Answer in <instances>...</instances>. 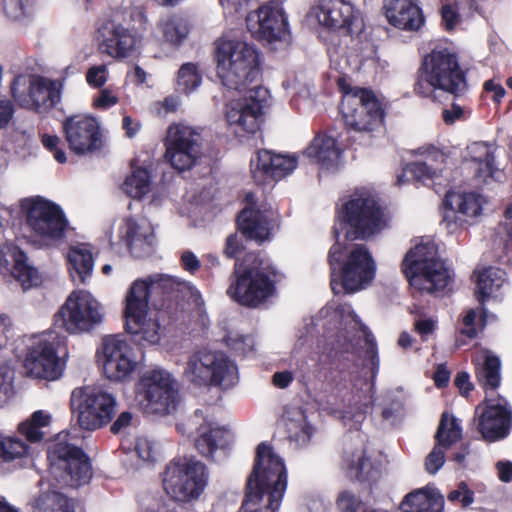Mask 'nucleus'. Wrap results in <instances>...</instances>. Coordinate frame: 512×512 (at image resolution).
Here are the masks:
<instances>
[{"instance_id":"obj_54","label":"nucleus","mask_w":512,"mask_h":512,"mask_svg":"<svg viewBox=\"0 0 512 512\" xmlns=\"http://www.w3.org/2000/svg\"><path fill=\"white\" fill-rule=\"evenodd\" d=\"M466 15L462 14L451 2L445 3L441 9V18L444 28L448 31L455 30Z\"/></svg>"},{"instance_id":"obj_31","label":"nucleus","mask_w":512,"mask_h":512,"mask_svg":"<svg viewBox=\"0 0 512 512\" xmlns=\"http://www.w3.org/2000/svg\"><path fill=\"white\" fill-rule=\"evenodd\" d=\"M247 205L238 216V227L250 239L262 242L269 239L276 217L272 211H262L254 207L255 198L248 193L245 198Z\"/></svg>"},{"instance_id":"obj_9","label":"nucleus","mask_w":512,"mask_h":512,"mask_svg":"<svg viewBox=\"0 0 512 512\" xmlns=\"http://www.w3.org/2000/svg\"><path fill=\"white\" fill-rule=\"evenodd\" d=\"M184 377L199 386H213L221 390L234 388L240 379L237 363L219 350L202 349L187 360Z\"/></svg>"},{"instance_id":"obj_63","label":"nucleus","mask_w":512,"mask_h":512,"mask_svg":"<svg viewBox=\"0 0 512 512\" xmlns=\"http://www.w3.org/2000/svg\"><path fill=\"white\" fill-rule=\"evenodd\" d=\"M18 430L30 442L41 441L44 437L43 430L33 425L29 420L20 423Z\"/></svg>"},{"instance_id":"obj_32","label":"nucleus","mask_w":512,"mask_h":512,"mask_svg":"<svg viewBox=\"0 0 512 512\" xmlns=\"http://www.w3.org/2000/svg\"><path fill=\"white\" fill-rule=\"evenodd\" d=\"M121 238L135 257L147 254L153 243V227L145 218H126L120 228Z\"/></svg>"},{"instance_id":"obj_60","label":"nucleus","mask_w":512,"mask_h":512,"mask_svg":"<svg viewBox=\"0 0 512 512\" xmlns=\"http://www.w3.org/2000/svg\"><path fill=\"white\" fill-rule=\"evenodd\" d=\"M42 144L46 149L53 153L54 158L58 163H66V153L64 152V150L59 148L60 138L57 135L43 134Z\"/></svg>"},{"instance_id":"obj_15","label":"nucleus","mask_w":512,"mask_h":512,"mask_svg":"<svg viewBox=\"0 0 512 512\" xmlns=\"http://www.w3.org/2000/svg\"><path fill=\"white\" fill-rule=\"evenodd\" d=\"M341 112L345 124L352 130L367 134L369 140L384 122L381 103L374 93L364 88H351L342 98Z\"/></svg>"},{"instance_id":"obj_29","label":"nucleus","mask_w":512,"mask_h":512,"mask_svg":"<svg viewBox=\"0 0 512 512\" xmlns=\"http://www.w3.org/2000/svg\"><path fill=\"white\" fill-rule=\"evenodd\" d=\"M495 151L494 145L481 141L466 147L463 158L477 185H488L499 180L501 171L495 164Z\"/></svg>"},{"instance_id":"obj_16","label":"nucleus","mask_w":512,"mask_h":512,"mask_svg":"<svg viewBox=\"0 0 512 512\" xmlns=\"http://www.w3.org/2000/svg\"><path fill=\"white\" fill-rule=\"evenodd\" d=\"M242 92H245L243 97L232 99L225 109L226 121L239 137L259 130L261 116L272 103L269 90L262 86L256 85Z\"/></svg>"},{"instance_id":"obj_26","label":"nucleus","mask_w":512,"mask_h":512,"mask_svg":"<svg viewBox=\"0 0 512 512\" xmlns=\"http://www.w3.org/2000/svg\"><path fill=\"white\" fill-rule=\"evenodd\" d=\"M485 407L478 406V431L487 441H497L505 438L512 427V411L507 401L499 397L497 399L486 398Z\"/></svg>"},{"instance_id":"obj_35","label":"nucleus","mask_w":512,"mask_h":512,"mask_svg":"<svg viewBox=\"0 0 512 512\" xmlns=\"http://www.w3.org/2000/svg\"><path fill=\"white\" fill-rule=\"evenodd\" d=\"M230 440L231 434L228 430L205 420L197 428L195 447L203 456L212 458L218 449L226 448Z\"/></svg>"},{"instance_id":"obj_53","label":"nucleus","mask_w":512,"mask_h":512,"mask_svg":"<svg viewBox=\"0 0 512 512\" xmlns=\"http://www.w3.org/2000/svg\"><path fill=\"white\" fill-rule=\"evenodd\" d=\"M283 86L285 89L290 90L291 104L296 109H301V101L307 102L310 100L311 92L306 84L286 81L283 83Z\"/></svg>"},{"instance_id":"obj_23","label":"nucleus","mask_w":512,"mask_h":512,"mask_svg":"<svg viewBox=\"0 0 512 512\" xmlns=\"http://www.w3.org/2000/svg\"><path fill=\"white\" fill-rule=\"evenodd\" d=\"M11 89L14 100L21 107L45 111L60 102L62 83L39 76L17 77Z\"/></svg>"},{"instance_id":"obj_10","label":"nucleus","mask_w":512,"mask_h":512,"mask_svg":"<svg viewBox=\"0 0 512 512\" xmlns=\"http://www.w3.org/2000/svg\"><path fill=\"white\" fill-rule=\"evenodd\" d=\"M48 460L51 475L60 486L77 488L87 484L92 477L87 455L69 441L68 433H59L51 443Z\"/></svg>"},{"instance_id":"obj_40","label":"nucleus","mask_w":512,"mask_h":512,"mask_svg":"<svg viewBox=\"0 0 512 512\" xmlns=\"http://www.w3.org/2000/svg\"><path fill=\"white\" fill-rule=\"evenodd\" d=\"M443 505L442 497L431 488H421L406 495L401 503L404 512L438 510Z\"/></svg>"},{"instance_id":"obj_64","label":"nucleus","mask_w":512,"mask_h":512,"mask_svg":"<svg viewBox=\"0 0 512 512\" xmlns=\"http://www.w3.org/2000/svg\"><path fill=\"white\" fill-rule=\"evenodd\" d=\"M451 3L466 17L482 9V0H453Z\"/></svg>"},{"instance_id":"obj_13","label":"nucleus","mask_w":512,"mask_h":512,"mask_svg":"<svg viewBox=\"0 0 512 512\" xmlns=\"http://www.w3.org/2000/svg\"><path fill=\"white\" fill-rule=\"evenodd\" d=\"M105 310L101 302L84 289L72 291L54 316V323L69 334L87 333L101 324Z\"/></svg>"},{"instance_id":"obj_4","label":"nucleus","mask_w":512,"mask_h":512,"mask_svg":"<svg viewBox=\"0 0 512 512\" xmlns=\"http://www.w3.org/2000/svg\"><path fill=\"white\" fill-rule=\"evenodd\" d=\"M233 277L227 294L241 305L257 307L275 294L283 275L269 259L250 253L237 259Z\"/></svg>"},{"instance_id":"obj_61","label":"nucleus","mask_w":512,"mask_h":512,"mask_svg":"<svg viewBox=\"0 0 512 512\" xmlns=\"http://www.w3.org/2000/svg\"><path fill=\"white\" fill-rule=\"evenodd\" d=\"M448 500L459 501L463 507H467L474 501L473 492L464 482H461L457 489L451 491L448 494Z\"/></svg>"},{"instance_id":"obj_24","label":"nucleus","mask_w":512,"mask_h":512,"mask_svg":"<svg viewBox=\"0 0 512 512\" xmlns=\"http://www.w3.org/2000/svg\"><path fill=\"white\" fill-rule=\"evenodd\" d=\"M63 132L71 152L78 156L90 155L104 146L99 119L89 114H77L63 121Z\"/></svg>"},{"instance_id":"obj_20","label":"nucleus","mask_w":512,"mask_h":512,"mask_svg":"<svg viewBox=\"0 0 512 512\" xmlns=\"http://www.w3.org/2000/svg\"><path fill=\"white\" fill-rule=\"evenodd\" d=\"M165 158L178 171L192 168L202 156L201 136L192 126L172 123L165 138Z\"/></svg>"},{"instance_id":"obj_42","label":"nucleus","mask_w":512,"mask_h":512,"mask_svg":"<svg viewBox=\"0 0 512 512\" xmlns=\"http://www.w3.org/2000/svg\"><path fill=\"white\" fill-rule=\"evenodd\" d=\"M506 282V273L496 267H488L477 272V298L484 302L486 298L496 296V293Z\"/></svg>"},{"instance_id":"obj_51","label":"nucleus","mask_w":512,"mask_h":512,"mask_svg":"<svg viewBox=\"0 0 512 512\" xmlns=\"http://www.w3.org/2000/svg\"><path fill=\"white\" fill-rule=\"evenodd\" d=\"M411 313L414 315V326L416 332L423 339H426L434 332L436 321L431 316H427L424 310L418 306H415Z\"/></svg>"},{"instance_id":"obj_39","label":"nucleus","mask_w":512,"mask_h":512,"mask_svg":"<svg viewBox=\"0 0 512 512\" xmlns=\"http://www.w3.org/2000/svg\"><path fill=\"white\" fill-rule=\"evenodd\" d=\"M345 468L351 477L362 482L373 483L381 476L379 465H375L364 450H356L347 456Z\"/></svg>"},{"instance_id":"obj_41","label":"nucleus","mask_w":512,"mask_h":512,"mask_svg":"<svg viewBox=\"0 0 512 512\" xmlns=\"http://www.w3.org/2000/svg\"><path fill=\"white\" fill-rule=\"evenodd\" d=\"M285 426L291 441L298 446L306 445L312 435L304 411L299 407L287 408L284 413Z\"/></svg>"},{"instance_id":"obj_34","label":"nucleus","mask_w":512,"mask_h":512,"mask_svg":"<svg viewBox=\"0 0 512 512\" xmlns=\"http://www.w3.org/2000/svg\"><path fill=\"white\" fill-rule=\"evenodd\" d=\"M304 153L326 171L336 170L342 159V149L337 139L328 134L316 136Z\"/></svg>"},{"instance_id":"obj_36","label":"nucleus","mask_w":512,"mask_h":512,"mask_svg":"<svg viewBox=\"0 0 512 512\" xmlns=\"http://www.w3.org/2000/svg\"><path fill=\"white\" fill-rule=\"evenodd\" d=\"M66 258L73 280L86 283L94 269V256L91 247L84 243L71 246Z\"/></svg>"},{"instance_id":"obj_45","label":"nucleus","mask_w":512,"mask_h":512,"mask_svg":"<svg viewBox=\"0 0 512 512\" xmlns=\"http://www.w3.org/2000/svg\"><path fill=\"white\" fill-rule=\"evenodd\" d=\"M122 189L129 197L142 199L151 191V176L148 170L141 167L133 168L126 177Z\"/></svg>"},{"instance_id":"obj_22","label":"nucleus","mask_w":512,"mask_h":512,"mask_svg":"<svg viewBox=\"0 0 512 512\" xmlns=\"http://www.w3.org/2000/svg\"><path fill=\"white\" fill-rule=\"evenodd\" d=\"M487 200L474 192H449L445 197L442 225L449 234H455L477 223Z\"/></svg>"},{"instance_id":"obj_37","label":"nucleus","mask_w":512,"mask_h":512,"mask_svg":"<svg viewBox=\"0 0 512 512\" xmlns=\"http://www.w3.org/2000/svg\"><path fill=\"white\" fill-rule=\"evenodd\" d=\"M31 512H75L71 498L50 488L41 490L30 501Z\"/></svg>"},{"instance_id":"obj_30","label":"nucleus","mask_w":512,"mask_h":512,"mask_svg":"<svg viewBox=\"0 0 512 512\" xmlns=\"http://www.w3.org/2000/svg\"><path fill=\"white\" fill-rule=\"evenodd\" d=\"M99 50L113 58H126L136 48V38L131 31L115 20L103 21L97 29Z\"/></svg>"},{"instance_id":"obj_33","label":"nucleus","mask_w":512,"mask_h":512,"mask_svg":"<svg viewBox=\"0 0 512 512\" xmlns=\"http://www.w3.org/2000/svg\"><path fill=\"white\" fill-rule=\"evenodd\" d=\"M388 22L396 28L417 31L424 24L421 9L413 0H385Z\"/></svg>"},{"instance_id":"obj_57","label":"nucleus","mask_w":512,"mask_h":512,"mask_svg":"<svg viewBox=\"0 0 512 512\" xmlns=\"http://www.w3.org/2000/svg\"><path fill=\"white\" fill-rule=\"evenodd\" d=\"M134 454L143 462L148 463L156 459L157 451L154 443L147 438H139L136 442Z\"/></svg>"},{"instance_id":"obj_17","label":"nucleus","mask_w":512,"mask_h":512,"mask_svg":"<svg viewBox=\"0 0 512 512\" xmlns=\"http://www.w3.org/2000/svg\"><path fill=\"white\" fill-rule=\"evenodd\" d=\"M70 404L79 425L87 430H95L111 421L116 399L101 387L86 386L72 391Z\"/></svg>"},{"instance_id":"obj_52","label":"nucleus","mask_w":512,"mask_h":512,"mask_svg":"<svg viewBox=\"0 0 512 512\" xmlns=\"http://www.w3.org/2000/svg\"><path fill=\"white\" fill-rule=\"evenodd\" d=\"M5 14L14 20H20L32 12V3L29 0H3Z\"/></svg>"},{"instance_id":"obj_28","label":"nucleus","mask_w":512,"mask_h":512,"mask_svg":"<svg viewBox=\"0 0 512 512\" xmlns=\"http://www.w3.org/2000/svg\"><path fill=\"white\" fill-rule=\"evenodd\" d=\"M298 165V159L292 154H276L269 150H260L250 161L251 174L257 183L280 180L292 173Z\"/></svg>"},{"instance_id":"obj_19","label":"nucleus","mask_w":512,"mask_h":512,"mask_svg":"<svg viewBox=\"0 0 512 512\" xmlns=\"http://www.w3.org/2000/svg\"><path fill=\"white\" fill-rule=\"evenodd\" d=\"M96 357L104 376L113 382L130 380L140 365L134 348L121 335L104 337Z\"/></svg>"},{"instance_id":"obj_44","label":"nucleus","mask_w":512,"mask_h":512,"mask_svg":"<svg viewBox=\"0 0 512 512\" xmlns=\"http://www.w3.org/2000/svg\"><path fill=\"white\" fill-rule=\"evenodd\" d=\"M163 41L172 47H179L188 38L190 24L182 16L174 15L159 23Z\"/></svg>"},{"instance_id":"obj_46","label":"nucleus","mask_w":512,"mask_h":512,"mask_svg":"<svg viewBox=\"0 0 512 512\" xmlns=\"http://www.w3.org/2000/svg\"><path fill=\"white\" fill-rule=\"evenodd\" d=\"M203 80V71L193 62H187L180 66L176 74V89L185 94H190L200 87Z\"/></svg>"},{"instance_id":"obj_59","label":"nucleus","mask_w":512,"mask_h":512,"mask_svg":"<svg viewBox=\"0 0 512 512\" xmlns=\"http://www.w3.org/2000/svg\"><path fill=\"white\" fill-rule=\"evenodd\" d=\"M108 80V68L106 65H95L88 69L86 73V81L87 83L94 87V88H100Z\"/></svg>"},{"instance_id":"obj_2","label":"nucleus","mask_w":512,"mask_h":512,"mask_svg":"<svg viewBox=\"0 0 512 512\" xmlns=\"http://www.w3.org/2000/svg\"><path fill=\"white\" fill-rule=\"evenodd\" d=\"M286 486L283 460L270 445L261 443L257 447L255 465L247 481L241 512H276Z\"/></svg>"},{"instance_id":"obj_14","label":"nucleus","mask_w":512,"mask_h":512,"mask_svg":"<svg viewBox=\"0 0 512 512\" xmlns=\"http://www.w3.org/2000/svg\"><path fill=\"white\" fill-rule=\"evenodd\" d=\"M208 484L206 466L197 460H175L163 472L162 485L165 493L178 502L197 500Z\"/></svg>"},{"instance_id":"obj_50","label":"nucleus","mask_w":512,"mask_h":512,"mask_svg":"<svg viewBox=\"0 0 512 512\" xmlns=\"http://www.w3.org/2000/svg\"><path fill=\"white\" fill-rule=\"evenodd\" d=\"M222 340L230 349L242 355L252 353L256 345L251 335H243L232 330L226 332Z\"/></svg>"},{"instance_id":"obj_7","label":"nucleus","mask_w":512,"mask_h":512,"mask_svg":"<svg viewBox=\"0 0 512 512\" xmlns=\"http://www.w3.org/2000/svg\"><path fill=\"white\" fill-rule=\"evenodd\" d=\"M387 223L375 198L366 191L356 192L339 212L334 233L338 230L343 240L365 239L380 232Z\"/></svg>"},{"instance_id":"obj_27","label":"nucleus","mask_w":512,"mask_h":512,"mask_svg":"<svg viewBox=\"0 0 512 512\" xmlns=\"http://www.w3.org/2000/svg\"><path fill=\"white\" fill-rule=\"evenodd\" d=\"M0 272L11 274L24 290L38 286L42 282L39 271L28 262L26 254L12 242L0 245Z\"/></svg>"},{"instance_id":"obj_58","label":"nucleus","mask_w":512,"mask_h":512,"mask_svg":"<svg viewBox=\"0 0 512 512\" xmlns=\"http://www.w3.org/2000/svg\"><path fill=\"white\" fill-rule=\"evenodd\" d=\"M119 102V97L108 88L101 89L93 98L92 106L99 110H107Z\"/></svg>"},{"instance_id":"obj_12","label":"nucleus","mask_w":512,"mask_h":512,"mask_svg":"<svg viewBox=\"0 0 512 512\" xmlns=\"http://www.w3.org/2000/svg\"><path fill=\"white\" fill-rule=\"evenodd\" d=\"M20 206L28 229L42 244L52 245L63 239L68 222L59 205L34 196L21 200Z\"/></svg>"},{"instance_id":"obj_43","label":"nucleus","mask_w":512,"mask_h":512,"mask_svg":"<svg viewBox=\"0 0 512 512\" xmlns=\"http://www.w3.org/2000/svg\"><path fill=\"white\" fill-rule=\"evenodd\" d=\"M31 456V448L16 436L0 433V460L22 466Z\"/></svg>"},{"instance_id":"obj_49","label":"nucleus","mask_w":512,"mask_h":512,"mask_svg":"<svg viewBox=\"0 0 512 512\" xmlns=\"http://www.w3.org/2000/svg\"><path fill=\"white\" fill-rule=\"evenodd\" d=\"M487 314L484 309H470L462 318L460 333L474 338L486 325Z\"/></svg>"},{"instance_id":"obj_38","label":"nucleus","mask_w":512,"mask_h":512,"mask_svg":"<svg viewBox=\"0 0 512 512\" xmlns=\"http://www.w3.org/2000/svg\"><path fill=\"white\" fill-rule=\"evenodd\" d=\"M476 374L479 382L488 390H494L500 384V360L492 352L482 349L475 357Z\"/></svg>"},{"instance_id":"obj_56","label":"nucleus","mask_w":512,"mask_h":512,"mask_svg":"<svg viewBox=\"0 0 512 512\" xmlns=\"http://www.w3.org/2000/svg\"><path fill=\"white\" fill-rule=\"evenodd\" d=\"M422 155H423L422 160L425 163H428V166H430L431 168H435V173L437 175H439V173L444 168V164H445V160H446L445 154L441 150L431 146V147L424 148L422 151Z\"/></svg>"},{"instance_id":"obj_48","label":"nucleus","mask_w":512,"mask_h":512,"mask_svg":"<svg viewBox=\"0 0 512 512\" xmlns=\"http://www.w3.org/2000/svg\"><path fill=\"white\" fill-rule=\"evenodd\" d=\"M438 175L435 173V168H431L428 166V163H425L423 160H417L412 163H409L404 169L402 174L397 176V184L402 185L411 178L416 180H425L432 179L437 177Z\"/></svg>"},{"instance_id":"obj_25","label":"nucleus","mask_w":512,"mask_h":512,"mask_svg":"<svg viewBox=\"0 0 512 512\" xmlns=\"http://www.w3.org/2000/svg\"><path fill=\"white\" fill-rule=\"evenodd\" d=\"M312 13L319 24L329 29H341L353 34L360 33L364 27L361 16L346 0H319Z\"/></svg>"},{"instance_id":"obj_18","label":"nucleus","mask_w":512,"mask_h":512,"mask_svg":"<svg viewBox=\"0 0 512 512\" xmlns=\"http://www.w3.org/2000/svg\"><path fill=\"white\" fill-rule=\"evenodd\" d=\"M251 35L272 49L287 47L290 43L288 21L282 0H271L251 11L246 17Z\"/></svg>"},{"instance_id":"obj_3","label":"nucleus","mask_w":512,"mask_h":512,"mask_svg":"<svg viewBox=\"0 0 512 512\" xmlns=\"http://www.w3.org/2000/svg\"><path fill=\"white\" fill-rule=\"evenodd\" d=\"M329 250L331 288L335 294L355 293L371 284L376 274V263L363 244H345L340 232Z\"/></svg>"},{"instance_id":"obj_47","label":"nucleus","mask_w":512,"mask_h":512,"mask_svg":"<svg viewBox=\"0 0 512 512\" xmlns=\"http://www.w3.org/2000/svg\"><path fill=\"white\" fill-rule=\"evenodd\" d=\"M461 437L462 429L458 421L453 416L444 413L436 433V443L448 449Z\"/></svg>"},{"instance_id":"obj_62","label":"nucleus","mask_w":512,"mask_h":512,"mask_svg":"<svg viewBox=\"0 0 512 512\" xmlns=\"http://www.w3.org/2000/svg\"><path fill=\"white\" fill-rule=\"evenodd\" d=\"M12 373L7 368H0V404L5 403L12 394Z\"/></svg>"},{"instance_id":"obj_11","label":"nucleus","mask_w":512,"mask_h":512,"mask_svg":"<svg viewBox=\"0 0 512 512\" xmlns=\"http://www.w3.org/2000/svg\"><path fill=\"white\" fill-rule=\"evenodd\" d=\"M138 405L147 414L168 415L180 401L176 378L166 369L146 370L135 386Z\"/></svg>"},{"instance_id":"obj_8","label":"nucleus","mask_w":512,"mask_h":512,"mask_svg":"<svg viewBox=\"0 0 512 512\" xmlns=\"http://www.w3.org/2000/svg\"><path fill=\"white\" fill-rule=\"evenodd\" d=\"M466 82L456 55L447 47L434 48L423 60L416 92L431 97L435 90L458 94L464 91Z\"/></svg>"},{"instance_id":"obj_55","label":"nucleus","mask_w":512,"mask_h":512,"mask_svg":"<svg viewBox=\"0 0 512 512\" xmlns=\"http://www.w3.org/2000/svg\"><path fill=\"white\" fill-rule=\"evenodd\" d=\"M447 449L436 443L432 451L425 459V470L431 475H435L445 463V451Z\"/></svg>"},{"instance_id":"obj_5","label":"nucleus","mask_w":512,"mask_h":512,"mask_svg":"<svg viewBox=\"0 0 512 512\" xmlns=\"http://www.w3.org/2000/svg\"><path fill=\"white\" fill-rule=\"evenodd\" d=\"M216 71L224 86L242 92L258 78L260 55L251 44L228 35L215 42Z\"/></svg>"},{"instance_id":"obj_21","label":"nucleus","mask_w":512,"mask_h":512,"mask_svg":"<svg viewBox=\"0 0 512 512\" xmlns=\"http://www.w3.org/2000/svg\"><path fill=\"white\" fill-rule=\"evenodd\" d=\"M67 358L68 350L62 340L40 339L28 350L24 367L33 377L56 380L63 374Z\"/></svg>"},{"instance_id":"obj_6","label":"nucleus","mask_w":512,"mask_h":512,"mask_svg":"<svg viewBox=\"0 0 512 512\" xmlns=\"http://www.w3.org/2000/svg\"><path fill=\"white\" fill-rule=\"evenodd\" d=\"M402 270L410 285L422 292L441 291L450 282L449 271L431 240H421L406 253Z\"/></svg>"},{"instance_id":"obj_1","label":"nucleus","mask_w":512,"mask_h":512,"mask_svg":"<svg viewBox=\"0 0 512 512\" xmlns=\"http://www.w3.org/2000/svg\"><path fill=\"white\" fill-rule=\"evenodd\" d=\"M150 289L166 294L190 291L192 296L198 295L190 283L170 275L154 274L136 279L126 291L123 316L126 331L143 345L158 344L161 338L159 321L149 308Z\"/></svg>"}]
</instances>
